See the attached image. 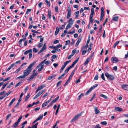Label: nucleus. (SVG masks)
Returning <instances> with one entry per match:
<instances>
[{
    "label": "nucleus",
    "instance_id": "nucleus-61",
    "mask_svg": "<svg viewBox=\"0 0 128 128\" xmlns=\"http://www.w3.org/2000/svg\"><path fill=\"white\" fill-rule=\"evenodd\" d=\"M22 83L21 82H18L15 86V87L16 88L19 86Z\"/></svg>",
    "mask_w": 128,
    "mask_h": 128
},
{
    "label": "nucleus",
    "instance_id": "nucleus-9",
    "mask_svg": "<svg viewBox=\"0 0 128 128\" xmlns=\"http://www.w3.org/2000/svg\"><path fill=\"white\" fill-rule=\"evenodd\" d=\"M70 61L71 60H70L68 61H67L65 62L64 63V65L62 66L61 68L64 70V68H65L66 66L70 62Z\"/></svg>",
    "mask_w": 128,
    "mask_h": 128
},
{
    "label": "nucleus",
    "instance_id": "nucleus-41",
    "mask_svg": "<svg viewBox=\"0 0 128 128\" xmlns=\"http://www.w3.org/2000/svg\"><path fill=\"white\" fill-rule=\"evenodd\" d=\"M107 124V122L106 121L102 122H100V124L102 125H106Z\"/></svg>",
    "mask_w": 128,
    "mask_h": 128
},
{
    "label": "nucleus",
    "instance_id": "nucleus-49",
    "mask_svg": "<svg viewBox=\"0 0 128 128\" xmlns=\"http://www.w3.org/2000/svg\"><path fill=\"white\" fill-rule=\"evenodd\" d=\"M100 96H101L103 98H104L105 99L107 97L104 94H101L100 95Z\"/></svg>",
    "mask_w": 128,
    "mask_h": 128
},
{
    "label": "nucleus",
    "instance_id": "nucleus-4",
    "mask_svg": "<svg viewBox=\"0 0 128 128\" xmlns=\"http://www.w3.org/2000/svg\"><path fill=\"white\" fill-rule=\"evenodd\" d=\"M67 15L66 16L67 18L68 19L70 17L71 14L72 12L70 10V8L69 7L68 8L67 10Z\"/></svg>",
    "mask_w": 128,
    "mask_h": 128
},
{
    "label": "nucleus",
    "instance_id": "nucleus-11",
    "mask_svg": "<svg viewBox=\"0 0 128 128\" xmlns=\"http://www.w3.org/2000/svg\"><path fill=\"white\" fill-rule=\"evenodd\" d=\"M42 92L41 91H40L33 98V99L34 100L36 98L40 95L42 94Z\"/></svg>",
    "mask_w": 128,
    "mask_h": 128
},
{
    "label": "nucleus",
    "instance_id": "nucleus-47",
    "mask_svg": "<svg viewBox=\"0 0 128 128\" xmlns=\"http://www.w3.org/2000/svg\"><path fill=\"white\" fill-rule=\"evenodd\" d=\"M32 51H31V52H30L29 53V59H30L31 58V57H32Z\"/></svg>",
    "mask_w": 128,
    "mask_h": 128
},
{
    "label": "nucleus",
    "instance_id": "nucleus-62",
    "mask_svg": "<svg viewBox=\"0 0 128 128\" xmlns=\"http://www.w3.org/2000/svg\"><path fill=\"white\" fill-rule=\"evenodd\" d=\"M57 57V56L56 55H54L52 57V58L53 59H55Z\"/></svg>",
    "mask_w": 128,
    "mask_h": 128
},
{
    "label": "nucleus",
    "instance_id": "nucleus-36",
    "mask_svg": "<svg viewBox=\"0 0 128 128\" xmlns=\"http://www.w3.org/2000/svg\"><path fill=\"white\" fill-rule=\"evenodd\" d=\"M90 58H88L85 62L84 63V64L85 65H86L90 61Z\"/></svg>",
    "mask_w": 128,
    "mask_h": 128
},
{
    "label": "nucleus",
    "instance_id": "nucleus-37",
    "mask_svg": "<svg viewBox=\"0 0 128 128\" xmlns=\"http://www.w3.org/2000/svg\"><path fill=\"white\" fill-rule=\"evenodd\" d=\"M44 65H42V66L40 68H39L38 70L37 71L38 72H39L42 70L44 68Z\"/></svg>",
    "mask_w": 128,
    "mask_h": 128
},
{
    "label": "nucleus",
    "instance_id": "nucleus-33",
    "mask_svg": "<svg viewBox=\"0 0 128 128\" xmlns=\"http://www.w3.org/2000/svg\"><path fill=\"white\" fill-rule=\"evenodd\" d=\"M45 2L47 4V5L48 6H49V7H50V2L48 1L47 0H46Z\"/></svg>",
    "mask_w": 128,
    "mask_h": 128
},
{
    "label": "nucleus",
    "instance_id": "nucleus-30",
    "mask_svg": "<svg viewBox=\"0 0 128 128\" xmlns=\"http://www.w3.org/2000/svg\"><path fill=\"white\" fill-rule=\"evenodd\" d=\"M119 42V41H116L114 43V46H113V47L114 48H116V45L118 44Z\"/></svg>",
    "mask_w": 128,
    "mask_h": 128
},
{
    "label": "nucleus",
    "instance_id": "nucleus-1",
    "mask_svg": "<svg viewBox=\"0 0 128 128\" xmlns=\"http://www.w3.org/2000/svg\"><path fill=\"white\" fill-rule=\"evenodd\" d=\"M36 63L35 61L33 62L27 68L24 70L23 74L26 76L30 74L32 70V67Z\"/></svg>",
    "mask_w": 128,
    "mask_h": 128
},
{
    "label": "nucleus",
    "instance_id": "nucleus-60",
    "mask_svg": "<svg viewBox=\"0 0 128 128\" xmlns=\"http://www.w3.org/2000/svg\"><path fill=\"white\" fill-rule=\"evenodd\" d=\"M59 42V41H58V40H54V42H53V43L54 44H57Z\"/></svg>",
    "mask_w": 128,
    "mask_h": 128
},
{
    "label": "nucleus",
    "instance_id": "nucleus-8",
    "mask_svg": "<svg viewBox=\"0 0 128 128\" xmlns=\"http://www.w3.org/2000/svg\"><path fill=\"white\" fill-rule=\"evenodd\" d=\"M68 24L72 26L74 23V20H72V18H70L68 20Z\"/></svg>",
    "mask_w": 128,
    "mask_h": 128
},
{
    "label": "nucleus",
    "instance_id": "nucleus-58",
    "mask_svg": "<svg viewBox=\"0 0 128 128\" xmlns=\"http://www.w3.org/2000/svg\"><path fill=\"white\" fill-rule=\"evenodd\" d=\"M76 119L74 117L72 118L71 121H70V122L71 123L72 122H74V121L76 120Z\"/></svg>",
    "mask_w": 128,
    "mask_h": 128
},
{
    "label": "nucleus",
    "instance_id": "nucleus-39",
    "mask_svg": "<svg viewBox=\"0 0 128 128\" xmlns=\"http://www.w3.org/2000/svg\"><path fill=\"white\" fill-rule=\"evenodd\" d=\"M101 78L104 80H105V79L104 78V75L103 73H102L101 75Z\"/></svg>",
    "mask_w": 128,
    "mask_h": 128
},
{
    "label": "nucleus",
    "instance_id": "nucleus-31",
    "mask_svg": "<svg viewBox=\"0 0 128 128\" xmlns=\"http://www.w3.org/2000/svg\"><path fill=\"white\" fill-rule=\"evenodd\" d=\"M92 90L90 88L89 90H88L86 93L85 95H86L88 94Z\"/></svg>",
    "mask_w": 128,
    "mask_h": 128
},
{
    "label": "nucleus",
    "instance_id": "nucleus-21",
    "mask_svg": "<svg viewBox=\"0 0 128 128\" xmlns=\"http://www.w3.org/2000/svg\"><path fill=\"white\" fill-rule=\"evenodd\" d=\"M82 114V113H81L80 114H76L74 116V117L76 119H77Z\"/></svg>",
    "mask_w": 128,
    "mask_h": 128
},
{
    "label": "nucleus",
    "instance_id": "nucleus-24",
    "mask_svg": "<svg viewBox=\"0 0 128 128\" xmlns=\"http://www.w3.org/2000/svg\"><path fill=\"white\" fill-rule=\"evenodd\" d=\"M31 51H32V50L31 49L28 50L24 52V54L25 55H26L28 53H29Z\"/></svg>",
    "mask_w": 128,
    "mask_h": 128
},
{
    "label": "nucleus",
    "instance_id": "nucleus-20",
    "mask_svg": "<svg viewBox=\"0 0 128 128\" xmlns=\"http://www.w3.org/2000/svg\"><path fill=\"white\" fill-rule=\"evenodd\" d=\"M82 114V113H81L80 114H76L74 116V117L76 119H77Z\"/></svg>",
    "mask_w": 128,
    "mask_h": 128
},
{
    "label": "nucleus",
    "instance_id": "nucleus-16",
    "mask_svg": "<svg viewBox=\"0 0 128 128\" xmlns=\"http://www.w3.org/2000/svg\"><path fill=\"white\" fill-rule=\"evenodd\" d=\"M115 110L118 112H120L122 110V108L118 107H116L115 108Z\"/></svg>",
    "mask_w": 128,
    "mask_h": 128
},
{
    "label": "nucleus",
    "instance_id": "nucleus-19",
    "mask_svg": "<svg viewBox=\"0 0 128 128\" xmlns=\"http://www.w3.org/2000/svg\"><path fill=\"white\" fill-rule=\"evenodd\" d=\"M49 102V101H47L46 102H44L42 104V108H43L46 106Z\"/></svg>",
    "mask_w": 128,
    "mask_h": 128
},
{
    "label": "nucleus",
    "instance_id": "nucleus-10",
    "mask_svg": "<svg viewBox=\"0 0 128 128\" xmlns=\"http://www.w3.org/2000/svg\"><path fill=\"white\" fill-rule=\"evenodd\" d=\"M46 59L42 61L38 65L36 68V69H37V68H39L40 66H42V65H44L43 64L44 63L45 61L46 60Z\"/></svg>",
    "mask_w": 128,
    "mask_h": 128
},
{
    "label": "nucleus",
    "instance_id": "nucleus-2",
    "mask_svg": "<svg viewBox=\"0 0 128 128\" xmlns=\"http://www.w3.org/2000/svg\"><path fill=\"white\" fill-rule=\"evenodd\" d=\"M79 58V57H78L77 59L70 66L68 67L66 69V70H64V73H65V74L66 73H67L68 72L70 69L73 67L74 66V65L78 61Z\"/></svg>",
    "mask_w": 128,
    "mask_h": 128
},
{
    "label": "nucleus",
    "instance_id": "nucleus-13",
    "mask_svg": "<svg viewBox=\"0 0 128 128\" xmlns=\"http://www.w3.org/2000/svg\"><path fill=\"white\" fill-rule=\"evenodd\" d=\"M128 85L127 84H124L122 86V88L124 90H128Z\"/></svg>",
    "mask_w": 128,
    "mask_h": 128
},
{
    "label": "nucleus",
    "instance_id": "nucleus-56",
    "mask_svg": "<svg viewBox=\"0 0 128 128\" xmlns=\"http://www.w3.org/2000/svg\"><path fill=\"white\" fill-rule=\"evenodd\" d=\"M31 11V10L29 9H27L26 11V13L27 14H29V12H30Z\"/></svg>",
    "mask_w": 128,
    "mask_h": 128
},
{
    "label": "nucleus",
    "instance_id": "nucleus-28",
    "mask_svg": "<svg viewBox=\"0 0 128 128\" xmlns=\"http://www.w3.org/2000/svg\"><path fill=\"white\" fill-rule=\"evenodd\" d=\"M48 18L50 19L51 18V16L52 14L50 10H48Z\"/></svg>",
    "mask_w": 128,
    "mask_h": 128
},
{
    "label": "nucleus",
    "instance_id": "nucleus-18",
    "mask_svg": "<svg viewBox=\"0 0 128 128\" xmlns=\"http://www.w3.org/2000/svg\"><path fill=\"white\" fill-rule=\"evenodd\" d=\"M94 111L96 114H98L100 112V111L98 109L97 107H95L94 108Z\"/></svg>",
    "mask_w": 128,
    "mask_h": 128
},
{
    "label": "nucleus",
    "instance_id": "nucleus-43",
    "mask_svg": "<svg viewBox=\"0 0 128 128\" xmlns=\"http://www.w3.org/2000/svg\"><path fill=\"white\" fill-rule=\"evenodd\" d=\"M59 96H57L55 99L53 100L52 101L53 102H55L59 98Z\"/></svg>",
    "mask_w": 128,
    "mask_h": 128
},
{
    "label": "nucleus",
    "instance_id": "nucleus-52",
    "mask_svg": "<svg viewBox=\"0 0 128 128\" xmlns=\"http://www.w3.org/2000/svg\"><path fill=\"white\" fill-rule=\"evenodd\" d=\"M76 51V50H73L72 52V54L73 56L75 54Z\"/></svg>",
    "mask_w": 128,
    "mask_h": 128
},
{
    "label": "nucleus",
    "instance_id": "nucleus-34",
    "mask_svg": "<svg viewBox=\"0 0 128 128\" xmlns=\"http://www.w3.org/2000/svg\"><path fill=\"white\" fill-rule=\"evenodd\" d=\"M18 123L17 122L13 124V126L14 128H16L17 127Z\"/></svg>",
    "mask_w": 128,
    "mask_h": 128
},
{
    "label": "nucleus",
    "instance_id": "nucleus-3",
    "mask_svg": "<svg viewBox=\"0 0 128 128\" xmlns=\"http://www.w3.org/2000/svg\"><path fill=\"white\" fill-rule=\"evenodd\" d=\"M105 75L110 80H112L114 79V77L113 75L110 74L107 72H105Z\"/></svg>",
    "mask_w": 128,
    "mask_h": 128
},
{
    "label": "nucleus",
    "instance_id": "nucleus-59",
    "mask_svg": "<svg viewBox=\"0 0 128 128\" xmlns=\"http://www.w3.org/2000/svg\"><path fill=\"white\" fill-rule=\"evenodd\" d=\"M33 51L34 52H38V50L36 48H34L33 49Z\"/></svg>",
    "mask_w": 128,
    "mask_h": 128
},
{
    "label": "nucleus",
    "instance_id": "nucleus-27",
    "mask_svg": "<svg viewBox=\"0 0 128 128\" xmlns=\"http://www.w3.org/2000/svg\"><path fill=\"white\" fill-rule=\"evenodd\" d=\"M15 100V98H14L10 102V104H9L8 105L9 106H10L13 104V103L14 102V101Z\"/></svg>",
    "mask_w": 128,
    "mask_h": 128
},
{
    "label": "nucleus",
    "instance_id": "nucleus-53",
    "mask_svg": "<svg viewBox=\"0 0 128 128\" xmlns=\"http://www.w3.org/2000/svg\"><path fill=\"white\" fill-rule=\"evenodd\" d=\"M70 40H68L66 41V44H65V45H66L67 44H69L70 43Z\"/></svg>",
    "mask_w": 128,
    "mask_h": 128
},
{
    "label": "nucleus",
    "instance_id": "nucleus-40",
    "mask_svg": "<svg viewBox=\"0 0 128 128\" xmlns=\"http://www.w3.org/2000/svg\"><path fill=\"white\" fill-rule=\"evenodd\" d=\"M83 93H81L80 94V95L78 97V98H77V100H79L81 98V97L83 96Z\"/></svg>",
    "mask_w": 128,
    "mask_h": 128
},
{
    "label": "nucleus",
    "instance_id": "nucleus-38",
    "mask_svg": "<svg viewBox=\"0 0 128 128\" xmlns=\"http://www.w3.org/2000/svg\"><path fill=\"white\" fill-rule=\"evenodd\" d=\"M43 117V116L40 115L39 116L38 118L37 119L38 120H41Z\"/></svg>",
    "mask_w": 128,
    "mask_h": 128
},
{
    "label": "nucleus",
    "instance_id": "nucleus-42",
    "mask_svg": "<svg viewBox=\"0 0 128 128\" xmlns=\"http://www.w3.org/2000/svg\"><path fill=\"white\" fill-rule=\"evenodd\" d=\"M79 13V12L78 11H77L75 13V14L76 15L75 17L76 18H77L78 16V14Z\"/></svg>",
    "mask_w": 128,
    "mask_h": 128
},
{
    "label": "nucleus",
    "instance_id": "nucleus-57",
    "mask_svg": "<svg viewBox=\"0 0 128 128\" xmlns=\"http://www.w3.org/2000/svg\"><path fill=\"white\" fill-rule=\"evenodd\" d=\"M42 4V2H40L38 4V6L39 8H41Z\"/></svg>",
    "mask_w": 128,
    "mask_h": 128
},
{
    "label": "nucleus",
    "instance_id": "nucleus-63",
    "mask_svg": "<svg viewBox=\"0 0 128 128\" xmlns=\"http://www.w3.org/2000/svg\"><path fill=\"white\" fill-rule=\"evenodd\" d=\"M11 114H8L6 116V119H8L11 116Z\"/></svg>",
    "mask_w": 128,
    "mask_h": 128
},
{
    "label": "nucleus",
    "instance_id": "nucleus-12",
    "mask_svg": "<svg viewBox=\"0 0 128 128\" xmlns=\"http://www.w3.org/2000/svg\"><path fill=\"white\" fill-rule=\"evenodd\" d=\"M82 40V37L79 38L77 40V41L75 44V46H77L79 43Z\"/></svg>",
    "mask_w": 128,
    "mask_h": 128
},
{
    "label": "nucleus",
    "instance_id": "nucleus-32",
    "mask_svg": "<svg viewBox=\"0 0 128 128\" xmlns=\"http://www.w3.org/2000/svg\"><path fill=\"white\" fill-rule=\"evenodd\" d=\"M65 75V73H64L62 74V75L60 76L58 78V80H60Z\"/></svg>",
    "mask_w": 128,
    "mask_h": 128
},
{
    "label": "nucleus",
    "instance_id": "nucleus-22",
    "mask_svg": "<svg viewBox=\"0 0 128 128\" xmlns=\"http://www.w3.org/2000/svg\"><path fill=\"white\" fill-rule=\"evenodd\" d=\"M26 77V76L23 74V75L18 77L17 78V79H20V78L25 79Z\"/></svg>",
    "mask_w": 128,
    "mask_h": 128
},
{
    "label": "nucleus",
    "instance_id": "nucleus-29",
    "mask_svg": "<svg viewBox=\"0 0 128 128\" xmlns=\"http://www.w3.org/2000/svg\"><path fill=\"white\" fill-rule=\"evenodd\" d=\"M98 85L97 84H94V85H93L90 88L92 90L94 88L98 86Z\"/></svg>",
    "mask_w": 128,
    "mask_h": 128
},
{
    "label": "nucleus",
    "instance_id": "nucleus-55",
    "mask_svg": "<svg viewBox=\"0 0 128 128\" xmlns=\"http://www.w3.org/2000/svg\"><path fill=\"white\" fill-rule=\"evenodd\" d=\"M46 48V47H43L42 48V49L40 50L42 52L44 51L45 50Z\"/></svg>",
    "mask_w": 128,
    "mask_h": 128
},
{
    "label": "nucleus",
    "instance_id": "nucleus-26",
    "mask_svg": "<svg viewBox=\"0 0 128 128\" xmlns=\"http://www.w3.org/2000/svg\"><path fill=\"white\" fill-rule=\"evenodd\" d=\"M62 45L61 44H58L56 46H55L54 47V48H53L54 49H56L57 48H59L61 47H62Z\"/></svg>",
    "mask_w": 128,
    "mask_h": 128
},
{
    "label": "nucleus",
    "instance_id": "nucleus-5",
    "mask_svg": "<svg viewBox=\"0 0 128 128\" xmlns=\"http://www.w3.org/2000/svg\"><path fill=\"white\" fill-rule=\"evenodd\" d=\"M111 61L113 63H116L118 61V60L116 57H112L111 58Z\"/></svg>",
    "mask_w": 128,
    "mask_h": 128
},
{
    "label": "nucleus",
    "instance_id": "nucleus-44",
    "mask_svg": "<svg viewBox=\"0 0 128 128\" xmlns=\"http://www.w3.org/2000/svg\"><path fill=\"white\" fill-rule=\"evenodd\" d=\"M98 78V74H96L94 77V80H97Z\"/></svg>",
    "mask_w": 128,
    "mask_h": 128
},
{
    "label": "nucleus",
    "instance_id": "nucleus-64",
    "mask_svg": "<svg viewBox=\"0 0 128 128\" xmlns=\"http://www.w3.org/2000/svg\"><path fill=\"white\" fill-rule=\"evenodd\" d=\"M94 128H101V127L99 124H97L96 126Z\"/></svg>",
    "mask_w": 128,
    "mask_h": 128
},
{
    "label": "nucleus",
    "instance_id": "nucleus-50",
    "mask_svg": "<svg viewBox=\"0 0 128 128\" xmlns=\"http://www.w3.org/2000/svg\"><path fill=\"white\" fill-rule=\"evenodd\" d=\"M95 94H94L93 96H92V97L91 98L90 100V101L91 102L95 98Z\"/></svg>",
    "mask_w": 128,
    "mask_h": 128
},
{
    "label": "nucleus",
    "instance_id": "nucleus-15",
    "mask_svg": "<svg viewBox=\"0 0 128 128\" xmlns=\"http://www.w3.org/2000/svg\"><path fill=\"white\" fill-rule=\"evenodd\" d=\"M55 76L56 75H54L52 76H49L47 78L46 80H49L54 78Z\"/></svg>",
    "mask_w": 128,
    "mask_h": 128
},
{
    "label": "nucleus",
    "instance_id": "nucleus-51",
    "mask_svg": "<svg viewBox=\"0 0 128 128\" xmlns=\"http://www.w3.org/2000/svg\"><path fill=\"white\" fill-rule=\"evenodd\" d=\"M62 81L61 80L59 81L56 84V86L57 87H58V86L61 84Z\"/></svg>",
    "mask_w": 128,
    "mask_h": 128
},
{
    "label": "nucleus",
    "instance_id": "nucleus-7",
    "mask_svg": "<svg viewBox=\"0 0 128 128\" xmlns=\"http://www.w3.org/2000/svg\"><path fill=\"white\" fill-rule=\"evenodd\" d=\"M76 69V68H75L74 70H73V71L71 72V74L70 75L69 78H68V80H70V79L72 78L73 74H74L75 71V70Z\"/></svg>",
    "mask_w": 128,
    "mask_h": 128
},
{
    "label": "nucleus",
    "instance_id": "nucleus-48",
    "mask_svg": "<svg viewBox=\"0 0 128 128\" xmlns=\"http://www.w3.org/2000/svg\"><path fill=\"white\" fill-rule=\"evenodd\" d=\"M124 45L128 47V42H124Z\"/></svg>",
    "mask_w": 128,
    "mask_h": 128
},
{
    "label": "nucleus",
    "instance_id": "nucleus-35",
    "mask_svg": "<svg viewBox=\"0 0 128 128\" xmlns=\"http://www.w3.org/2000/svg\"><path fill=\"white\" fill-rule=\"evenodd\" d=\"M72 26L70 25V24H68L67 25L66 27V30L70 28Z\"/></svg>",
    "mask_w": 128,
    "mask_h": 128
},
{
    "label": "nucleus",
    "instance_id": "nucleus-6",
    "mask_svg": "<svg viewBox=\"0 0 128 128\" xmlns=\"http://www.w3.org/2000/svg\"><path fill=\"white\" fill-rule=\"evenodd\" d=\"M36 76V74H32L27 79V80L28 81H30L31 80L33 79Z\"/></svg>",
    "mask_w": 128,
    "mask_h": 128
},
{
    "label": "nucleus",
    "instance_id": "nucleus-17",
    "mask_svg": "<svg viewBox=\"0 0 128 128\" xmlns=\"http://www.w3.org/2000/svg\"><path fill=\"white\" fill-rule=\"evenodd\" d=\"M15 64L13 63L7 69L6 71H8L10 70L15 65Z\"/></svg>",
    "mask_w": 128,
    "mask_h": 128
},
{
    "label": "nucleus",
    "instance_id": "nucleus-45",
    "mask_svg": "<svg viewBox=\"0 0 128 128\" xmlns=\"http://www.w3.org/2000/svg\"><path fill=\"white\" fill-rule=\"evenodd\" d=\"M75 32V30H73L72 32L71 31H69L67 32V34H72L74 33Z\"/></svg>",
    "mask_w": 128,
    "mask_h": 128
},
{
    "label": "nucleus",
    "instance_id": "nucleus-46",
    "mask_svg": "<svg viewBox=\"0 0 128 128\" xmlns=\"http://www.w3.org/2000/svg\"><path fill=\"white\" fill-rule=\"evenodd\" d=\"M12 92L11 91L9 92H8L6 94H5L4 96V97H5L7 96H8L9 94H10V93L11 92Z\"/></svg>",
    "mask_w": 128,
    "mask_h": 128
},
{
    "label": "nucleus",
    "instance_id": "nucleus-54",
    "mask_svg": "<svg viewBox=\"0 0 128 128\" xmlns=\"http://www.w3.org/2000/svg\"><path fill=\"white\" fill-rule=\"evenodd\" d=\"M55 12H58V6H56L55 7Z\"/></svg>",
    "mask_w": 128,
    "mask_h": 128
},
{
    "label": "nucleus",
    "instance_id": "nucleus-25",
    "mask_svg": "<svg viewBox=\"0 0 128 128\" xmlns=\"http://www.w3.org/2000/svg\"><path fill=\"white\" fill-rule=\"evenodd\" d=\"M59 31V29H58L57 28H56V30L55 31L54 34L55 36H56L58 34Z\"/></svg>",
    "mask_w": 128,
    "mask_h": 128
},
{
    "label": "nucleus",
    "instance_id": "nucleus-23",
    "mask_svg": "<svg viewBox=\"0 0 128 128\" xmlns=\"http://www.w3.org/2000/svg\"><path fill=\"white\" fill-rule=\"evenodd\" d=\"M45 86V84H42V85H41L38 88V89L40 90H41Z\"/></svg>",
    "mask_w": 128,
    "mask_h": 128
},
{
    "label": "nucleus",
    "instance_id": "nucleus-14",
    "mask_svg": "<svg viewBox=\"0 0 128 128\" xmlns=\"http://www.w3.org/2000/svg\"><path fill=\"white\" fill-rule=\"evenodd\" d=\"M118 16H113L112 20L113 21L117 22L118 20Z\"/></svg>",
    "mask_w": 128,
    "mask_h": 128
}]
</instances>
